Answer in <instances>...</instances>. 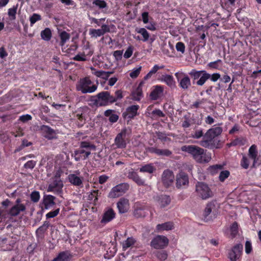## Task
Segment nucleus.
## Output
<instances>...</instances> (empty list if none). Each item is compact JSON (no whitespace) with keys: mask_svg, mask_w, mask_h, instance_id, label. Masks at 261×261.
Returning a JSON list of instances; mask_svg holds the SVG:
<instances>
[{"mask_svg":"<svg viewBox=\"0 0 261 261\" xmlns=\"http://www.w3.org/2000/svg\"><path fill=\"white\" fill-rule=\"evenodd\" d=\"M127 129L126 128L121 130V132L117 134L115 138L114 144L118 148H125L126 146V142L125 141Z\"/></svg>","mask_w":261,"mask_h":261,"instance_id":"13","label":"nucleus"},{"mask_svg":"<svg viewBox=\"0 0 261 261\" xmlns=\"http://www.w3.org/2000/svg\"><path fill=\"white\" fill-rule=\"evenodd\" d=\"M155 170V167L152 164H148L145 165L139 169V171L141 172H147L150 174L153 173Z\"/></svg>","mask_w":261,"mask_h":261,"instance_id":"32","label":"nucleus"},{"mask_svg":"<svg viewBox=\"0 0 261 261\" xmlns=\"http://www.w3.org/2000/svg\"><path fill=\"white\" fill-rule=\"evenodd\" d=\"M56 197L51 195H44L41 204H42V208L46 210L50 209L55 205V200Z\"/></svg>","mask_w":261,"mask_h":261,"instance_id":"16","label":"nucleus"},{"mask_svg":"<svg viewBox=\"0 0 261 261\" xmlns=\"http://www.w3.org/2000/svg\"><path fill=\"white\" fill-rule=\"evenodd\" d=\"M136 31L138 33L141 34L143 37V39H142L143 41L146 42L148 40L149 38V34L145 28H137L136 29Z\"/></svg>","mask_w":261,"mask_h":261,"instance_id":"35","label":"nucleus"},{"mask_svg":"<svg viewBox=\"0 0 261 261\" xmlns=\"http://www.w3.org/2000/svg\"><path fill=\"white\" fill-rule=\"evenodd\" d=\"M41 38L45 41H49L51 37V32L49 28H45L41 32Z\"/></svg>","mask_w":261,"mask_h":261,"instance_id":"36","label":"nucleus"},{"mask_svg":"<svg viewBox=\"0 0 261 261\" xmlns=\"http://www.w3.org/2000/svg\"><path fill=\"white\" fill-rule=\"evenodd\" d=\"M59 212H60V208H58L56 209L55 210H54L53 211H51V212L48 213L47 214H46V217L47 219L54 218V217H56L59 214Z\"/></svg>","mask_w":261,"mask_h":261,"instance_id":"51","label":"nucleus"},{"mask_svg":"<svg viewBox=\"0 0 261 261\" xmlns=\"http://www.w3.org/2000/svg\"><path fill=\"white\" fill-rule=\"evenodd\" d=\"M98 197V190H94L88 195V200L96 205Z\"/></svg>","mask_w":261,"mask_h":261,"instance_id":"37","label":"nucleus"},{"mask_svg":"<svg viewBox=\"0 0 261 261\" xmlns=\"http://www.w3.org/2000/svg\"><path fill=\"white\" fill-rule=\"evenodd\" d=\"M49 226L48 221H45L42 225L40 226L36 231V236L37 237L41 236L44 232L47 230Z\"/></svg>","mask_w":261,"mask_h":261,"instance_id":"34","label":"nucleus"},{"mask_svg":"<svg viewBox=\"0 0 261 261\" xmlns=\"http://www.w3.org/2000/svg\"><path fill=\"white\" fill-rule=\"evenodd\" d=\"M222 130V128L220 126H215L210 128L204 135L202 140L199 142V144L205 148H213L215 146L214 139L220 135Z\"/></svg>","mask_w":261,"mask_h":261,"instance_id":"4","label":"nucleus"},{"mask_svg":"<svg viewBox=\"0 0 261 261\" xmlns=\"http://www.w3.org/2000/svg\"><path fill=\"white\" fill-rule=\"evenodd\" d=\"M123 50H116L113 53V56L116 60H120L122 59Z\"/></svg>","mask_w":261,"mask_h":261,"instance_id":"63","label":"nucleus"},{"mask_svg":"<svg viewBox=\"0 0 261 261\" xmlns=\"http://www.w3.org/2000/svg\"><path fill=\"white\" fill-rule=\"evenodd\" d=\"M89 34L92 37L97 38L103 35V32L100 29H90Z\"/></svg>","mask_w":261,"mask_h":261,"instance_id":"45","label":"nucleus"},{"mask_svg":"<svg viewBox=\"0 0 261 261\" xmlns=\"http://www.w3.org/2000/svg\"><path fill=\"white\" fill-rule=\"evenodd\" d=\"M163 90L164 89L161 86H156L150 94L151 99L153 100L158 99L162 95Z\"/></svg>","mask_w":261,"mask_h":261,"instance_id":"26","label":"nucleus"},{"mask_svg":"<svg viewBox=\"0 0 261 261\" xmlns=\"http://www.w3.org/2000/svg\"><path fill=\"white\" fill-rule=\"evenodd\" d=\"M164 67V65L159 66L157 64L154 65L149 72L144 77V80H147L150 79L152 75L156 73L159 69H163Z\"/></svg>","mask_w":261,"mask_h":261,"instance_id":"31","label":"nucleus"},{"mask_svg":"<svg viewBox=\"0 0 261 261\" xmlns=\"http://www.w3.org/2000/svg\"><path fill=\"white\" fill-rule=\"evenodd\" d=\"M62 187L63 184L62 181L55 180L49 185L47 189V191L59 194L61 192Z\"/></svg>","mask_w":261,"mask_h":261,"instance_id":"20","label":"nucleus"},{"mask_svg":"<svg viewBox=\"0 0 261 261\" xmlns=\"http://www.w3.org/2000/svg\"><path fill=\"white\" fill-rule=\"evenodd\" d=\"M151 118L156 119L158 117H164L165 115L159 109H155L150 113Z\"/></svg>","mask_w":261,"mask_h":261,"instance_id":"42","label":"nucleus"},{"mask_svg":"<svg viewBox=\"0 0 261 261\" xmlns=\"http://www.w3.org/2000/svg\"><path fill=\"white\" fill-rule=\"evenodd\" d=\"M100 107L107 106L116 102L114 96L111 95L109 92L102 91L97 94Z\"/></svg>","mask_w":261,"mask_h":261,"instance_id":"10","label":"nucleus"},{"mask_svg":"<svg viewBox=\"0 0 261 261\" xmlns=\"http://www.w3.org/2000/svg\"><path fill=\"white\" fill-rule=\"evenodd\" d=\"M195 191L197 196L202 200L212 197L213 192L208 185L203 182H197L195 185Z\"/></svg>","mask_w":261,"mask_h":261,"instance_id":"5","label":"nucleus"},{"mask_svg":"<svg viewBox=\"0 0 261 261\" xmlns=\"http://www.w3.org/2000/svg\"><path fill=\"white\" fill-rule=\"evenodd\" d=\"M189 180L187 174L180 172L176 176V187L177 189L185 188L189 186Z\"/></svg>","mask_w":261,"mask_h":261,"instance_id":"12","label":"nucleus"},{"mask_svg":"<svg viewBox=\"0 0 261 261\" xmlns=\"http://www.w3.org/2000/svg\"><path fill=\"white\" fill-rule=\"evenodd\" d=\"M79 147L87 151H90L96 150V146L90 141H82L79 143Z\"/></svg>","mask_w":261,"mask_h":261,"instance_id":"25","label":"nucleus"},{"mask_svg":"<svg viewBox=\"0 0 261 261\" xmlns=\"http://www.w3.org/2000/svg\"><path fill=\"white\" fill-rule=\"evenodd\" d=\"M129 188V185L126 182H123L114 187L110 192L108 197L110 198H115L122 196Z\"/></svg>","mask_w":261,"mask_h":261,"instance_id":"6","label":"nucleus"},{"mask_svg":"<svg viewBox=\"0 0 261 261\" xmlns=\"http://www.w3.org/2000/svg\"><path fill=\"white\" fill-rule=\"evenodd\" d=\"M73 59L77 61H85L87 60L84 53L76 55L73 58Z\"/></svg>","mask_w":261,"mask_h":261,"instance_id":"58","label":"nucleus"},{"mask_svg":"<svg viewBox=\"0 0 261 261\" xmlns=\"http://www.w3.org/2000/svg\"><path fill=\"white\" fill-rule=\"evenodd\" d=\"M32 118V117L30 115L26 114L21 116L19 120L23 122H25L29 120H31Z\"/></svg>","mask_w":261,"mask_h":261,"instance_id":"64","label":"nucleus"},{"mask_svg":"<svg viewBox=\"0 0 261 261\" xmlns=\"http://www.w3.org/2000/svg\"><path fill=\"white\" fill-rule=\"evenodd\" d=\"M86 112V109L85 108H80L77 109L75 113V117L78 120L82 115H83Z\"/></svg>","mask_w":261,"mask_h":261,"instance_id":"54","label":"nucleus"},{"mask_svg":"<svg viewBox=\"0 0 261 261\" xmlns=\"http://www.w3.org/2000/svg\"><path fill=\"white\" fill-rule=\"evenodd\" d=\"M92 4L93 5L97 6L99 9H103L107 7V3L103 0H94Z\"/></svg>","mask_w":261,"mask_h":261,"instance_id":"46","label":"nucleus"},{"mask_svg":"<svg viewBox=\"0 0 261 261\" xmlns=\"http://www.w3.org/2000/svg\"><path fill=\"white\" fill-rule=\"evenodd\" d=\"M169 244L168 239L162 235H158L150 242V246L156 249H163Z\"/></svg>","mask_w":261,"mask_h":261,"instance_id":"9","label":"nucleus"},{"mask_svg":"<svg viewBox=\"0 0 261 261\" xmlns=\"http://www.w3.org/2000/svg\"><path fill=\"white\" fill-rule=\"evenodd\" d=\"M238 233V225L236 222L232 223L230 227V233L232 237H235Z\"/></svg>","mask_w":261,"mask_h":261,"instance_id":"49","label":"nucleus"},{"mask_svg":"<svg viewBox=\"0 0 261 261\" xmlns=\"http://www.w3.org/2000/svg\"><path fill=\"white\" fill-rule=\"evenodd\" d=\"M189 74L192 77L193 84H195L199 86H203L208 79L213 82H216L221 76L218 73L211 74L204 70L198 71L192 69Z\"/></svg>","mask_w":261,"mask_h":261,"instance_id":"1","label":"nucleus"},{"mask_svg":"<svg viewBox=\"0 0 261 261\" xmlns=\"http://www.w3.org/2000/svg\"><path fill=\"white\" fill-rule=\"evenodd\" d=\"M72 255L69 251H65L60 252L57 256L52 261H69Z\"/></svg>","mask_w":261,"mask_h":261,"instance_id":"24","label":"nucleus"},{"mask_svg":"<svg viewBox=\"0 0 261 261\" xmlns=\"http://www.w3.org/2000/svg\"><path fill=\"white\" fill-rule=\"evenodd\" d=\"M115 217V213L111 208H109L105 211L102 218L100 220L102 224H106L112 221Z\"/></svg>","mask_w":261,"mask_h":261,"instance_id":"19","label":"nucleus"},{"mask_svg":"<svg viewBox=\"0 0 261 261\" xmlns=\"http://www.w3.org/2000/svg\"><path fill=\"white\" fill-rule=\"evenodd\" d=\"M133 53V47L132 46H128V47L127 48V49L126 50V51H125V53L124 54V55H123L124 58L125 59L129 58L132 56Z\"/></svg>","mask_w":261,"mask_h":261,"instance_id":"55","label":"nucleus"},{"mask_svg":"<svg viewBox=\"0 0 261 261\" xmlns=\"http://www.w3.org/2000/svg\"><path fill=\"white\" fill-rule=\"evenodd\" d=\"M247 140L243 137L238 138L233 140L230 143V146H242L246 144Z\"/></svg>","mask_w":261,"mask_h":261,"instance_id":"38","label":"nucleus"},{"mask_svg":"<svg viewBox=\"0 0 261 261\" xmlns=\"http://www.w3.org/2000/svg\"><path fill=\"white\" fill-rule=\"evenodd\" d=\"M60 37L61 39L60 44L63 46L66 41L69 40L70 35L65 31H62L60 34Z\"/></svg>","mask_w":261,"mask_h":261,"instance_id":"39","label":"nucleus"},{"mask_svg":"<svg viewBox=\"0 0 261 261\" xmlns=\"http://www.w3.org/2000/svg\"><path fill=\"white\" fill-rule=\"evenodd\" d=\"M161 81L166 83V84L171 88H174L176 86V83L173 77L169 74L162 75L160 79Z\"/></svg>","mask_w":261,"mask_h":261,"instance_id":"23","label":"nucleus"},{"mask_svg":"<svg viewBox=\"0 0 261 261\" xmlns=\"http://www.w3.org/2000/svg\"><path fill=\"white\" fill-rule=\"evenodd\" d=\"M139 175L136 172L134 171H130L128 172L127 177L129 179H132L134 181L137 178Z\"/></svg>","mask_w":261,"mask_h":261,"instance_id":"61","label":"nucleus"},{"mask_svg":"<svg viewBox=\"0 0 261 261\" xmlns=\"http://www.w3.org/2000/svg\"><path fill=\"white\" fill-rule=\"evenodd\" d=\"M243 245L241 244L236 245L229 252L228 258L231 261H236L241 255Z\"/></svg>","mask_w":261,"mask_h":261,"instance_id":"14","label":"nucleus"},{"mask_svg":"<svg viewBox=\"0 0 261 261\" xmlns=\"http://www.w3.org/2000/svg\"><path fill=\"white\" fill-rule=\"evenodd\" d=\"M176 49L177 51L184 53L185 50V46L184 43L181 42H178L175 46Z\"/></svg>","mask_w":261,"mask_h":261,"instance_id":"59","label":"nucleus"},{"mask_svg":"<svg viewBox=\"0 0 261 261\" xmlns=\"http://www.w3.org/2000/svg\"><path fill=\"white\" fill-rule=\"evenodd\" d=\"M171 202V199L169 196L162 195L158 197V202L162 207H164L169 205Z\"/></svg>","mask_w":261,"mask_h":261,"instance_id":"28","label":"nucleus"},{"mask_svg":"<svg viewBox=\"0 0 261 261\" xmlns=\"http://www.w3.org/2000/svg\"><path fill=\"white\" fill-rule=\"evenodd\" d=\"M172 154L171 151L168 149H158L157 155L159 156H169Z\"/></svg>","mask_w":261,"mask_h":261,"instance_id":"48","label":"nucleus"},{"mask_svg":"<svg viewBox=\"0 0 261 261\" xmlns=\"http://www.w3.org/2000/svg\"><path fill=\"white\" fill-rule=\"evenodd\" d=\"M173 228V224L171 222H167L156 225V230L158 232H161L164 230H170Z\"/></svg>","mask_w":261,"mask_h":261,"instance_id":"27","label":"nucleus"},{"mask_svg":"<svg viewBox=\"0 0 261 261\" xmlns=\"http://www.w3.org/2000/svg\"><path fill=\"white\" fill-rule=\"evenodd\" d=\"M31 200L34 202H37L40 198V193L38 191H34L30 195Z\"/></svg>","mask_w":261,"mask_h":261,"instance_id":"50","label":"nucleus"},{"mask_svg":"<svg viewBox=\"0 0 261 261\" xmlns=\"http://www.w3.org/2000/svg\"><path fill=\"white\" fill-rule=\"evenodd\" d=\"M141 83L137 88L132 93V99L134 100L139 101L142 97V90Z\"/></svg>","mask_w":261,"mask_h":261,"instance_id":"30","label":"nucleus"},{"mask_svg":"<svg viewBox=\"0 0 261 261\" xmlns=\"http://www.w3.org/2000/svg\"><path fill=\"white\" fill-rule=\"evenodd\" d=\"M155 256L156 257L161 260H165L167 259L168 254L166 251L161 250L157 251L155 253Z\"/></svg>","mask_w":261,"mask_h":261,"instance_id":"47","label":"nucleus"},{"mask_svg":"<svg viewBox=\"0 0 261 261\" xmlns=\"http://www.w3.org/2000/svg\"><path fill=\"white\" fill-rule=\"evenodd\" d=\"M92 84V81L88 77H85L80 80V88L79 89L82 93H91L95 92L97 88V86L93 85L92 86H89Z\"/></svg>","mask_w":261,"mask_h":261,"instance_id":"8","label":"nucleus"},{"mask_svg":"<svg viewBox=\"0 0 261 261\" xmlns=\"http://www.w3.org/2000/svg\"><path fill=\"white\" fill-rule=\"evenodd\" d=\"M175 177L173 172L169 170H165L162 175L161 180L163 186L168 188L173 184Z\"/></svg>","mask_w":261,"mask_h":261,"instance_id":"11","label":"nucleus"},{"mask_svg":"<svg viewBox=\"0 0 261 261\" xmlns=\"http://www.w3.org/2000/svg\"><path fill=\"white\" fill-rule=\"evenodd\" d=\"M91 154L90 151H87L79 147L74 151L73 156L74 160L77 162L81 160H85L87 159Z\"/></svg>","mask_w":261,"mask_h":261,"instance_id":"17","label":"nucleus"},{"mask_svg":"<svg viewBox=\"0 0 261 261\" xmlns=\"http://www.w3.org/2000/svg\"><path fill=\"white\" fill-rule=\"evenodd\" d=\"M203 132L202 129L196 130L193 134L192 135V137L194 139H199L201 137H203Z\"/></svg>","mask_w":261,"mask_h":261,"instance_id":"56","label":"nucleus"},{"mask_svg":"<svg viewBox=\"0 0 261 261\" xmlns=\"http://www.w3.org/2000/svg\"><path fill=\"white\" fill-rule=\"evenodd\" d=\"M25 210V206L23 204H15L13 205L9 211L8 214L11 216L14 217L18 215L20 212Z\"/></svg>","mask_w":261,"mask_h":261,"instance_id":"22","label":"nucleus"},{"mask_svg":"<svg viewBox=\"0 0 261 261\" xmlns=\"http://www.w3.org/2000/svg\"><path fill=\"white\" fill-rule=\"evenodd\" d=\"M117 205L119 212L121 214L126 213L129 209V201L127 199L120 198Z\"/></svg>","mask_w":261,"mask_h":261,"instance_id":"21","label":"nucleus"},{"mask_svg":"<svg viewBox=\"0 0 261 261\" xmlns=\"http://www.w3.org/2000/svg\"><path fill=\"white\" fill-rule=\"evenodd\" d=\"M245 252L247 254H249L251 253L252 250V245L250 241H247L245 243Z\"/></svg>","mask_w":261,"mask_h":261,"instance_id":"62","label":"nucleus"},{"mask_svg":"<svg viewBox=\"0 0 261 261\" xmlns=\"http://www.w3.org/2000/svg\"><path fill=\"white\" fill-rule=\"evenodd\" d=\"M258 152L256 145H251L248 150L247 155H243L241 161V166L245 169H248L249 167L255 168L259 166L260 164L259 160Z\"/></svg>","mask_w":261,"mask_h":261,"instance_id":"3","label":"nucleus"},{"mask_svg":"<svg viewBox=\"0 0 261 261\" xmlns=\"http://www.w3.org/2000/svg\"><path fill=\"white\" fill-rule=\"evenodd\" d=\"M89 101L90 103L89 105L91 107L93 108L100 107L97 95L91 96L89 99Z\"/></svg>","mask_w":261,"mask_h":261,"instance_id":"41","label":"nucleus"},{"mask_svg":"<svg viewBox=\"0 0 261 261\" xmlns=\"http://www.w3.org/2000/svg\"><path fill=\"white\" fill-rule=\"evenodd\" d=\"M36 161L30 160L28 161L24 165V167L25 169H33L36 165Z\"/></svg>","mask_w":261,"mask_h":261,"instance_id":"57","label":"nucleus"},{"mask_svg":"<svg viewBox=\"0 0 261 261\" xmlns=\"http://www.w3.org/2000/svg\"><path fill=\"white\" fill-rule=\"evenodd\" d=\"M136 243V240L133 237H128L122 243V250H126L128 248L132 247Z\"/></svg>","mask_w":261,"mask_h":261,"instance_id":"29","label":"nucleus"},{"mask_svg":"<svg viewBox=\"0 0 261 261\" xmlns=\"http://www.w3.org/2000/svg\"><path fill=\"white\" fill-rule=\"evenodd\" d=\"M141 66L138 68H134L133 71L129 73V76L132 78H136L140 73Z\"/></svg>","mask_w":261,"mask_h":261,"instance_id":"52","label":"nucleus"},{"mask_svg":"<svg viewBox=\"0 0 261 261\" xmlns=\"http://www.w3.org/2000/svg\"><path fill=\"white\" fill-rule=\"evenodd\" d=\"M215 208V205L214 202H208L203 212V216L204 218H207V217L210 215L212 213V210Z\"/></svg>","mask_w":261,"mask_h":261,"instance_id":"33","label":"nucleus"},{"mask_svg":"<svg viewBox=\"0 0 261 261\" xmlns=\"http://www.w3.org/2000/svg\"><path fill=\"white\" fill-rule=\"evenodd\" d=\"M230 175V172L228 170H222L219 175V180L221 182H224Z\"/></svg>","mask_w":261,"mask_h":261,"instance_id":"43","label":"nucleus"},{"mask_svg":"<svg viewBox=\"0 0 261 261\" xmlns=\"http://www.w3.org/2000/svg\"><path fill=\"white\" fill-rule=\"evenodd\" d=\"M139 109L138 105H132L128 107L125 112L123 113V117L125 118L133 119L138 115V110Z\"/></svg>","mask_w":261,"mask_h":261,"instance_id":"18","label":"nucleus"},{"mask_svg":"<svg viewBox=\"0 0 261 261\" xmlns=\"http://www.w3.org/2000/svg\"><path fill=\"white\" fill-rule=\"evenodd\" d=\"M76 174H70L68 176V179L72 185L76 187H82L83 186V177L79 175L80 172L77 170L75 171Z\"/></svg>","mask_w":261,"mask_h":261,"instance_id":"15","label":"nucleus"},{"mask_svg":"<svg viewBox=\"0 0 261 261\" xmlns=\"http://www.w3.org/2000/svg\"><path fill=\"white\" fill-rule=\"evenodd\" d=\"M182 151L191 154L195 160L199 163L209 162L212 158L211 154L206 153L204 150L195 145H185L181 148Z\"/></svg>","mask_w":261,"mask_h":261,"instance_id":"2","label":"nucleus"},{"mask_svg":"<svg viewBox=\"0 0 261 261\" xmlns=\"http://www.w3.org/2000/svg\"><path fill=\"white\" fill-rule=\"evenodd\" d=\"M86 112L82 115L81 117L77 120V126L79 127H82L86 123Z\"/></svg>","mask_w":261,"mask_h":261,"instance_id":"53","label":"nucleus"},{"mask_svg":"<svg viewBox=\"0 0 261 261\" xmlns=\"http://www.w3.org/2000/svg\"><path fill=\"white\" fill-rule=\"evenodd\" d=\"M175 76L180 88L187 90L191 87L190 79L186 73L182 72H177L175 73Z\"/></svg>","mask_w":261,"mask_h":261,"instance_id":"7","label":"nucleus"},{"mask_svg":"<svg viewBox=\"0 0 261 261\" xmlns=\"http://www.w3.org/2000/svg\"><path fill=\"white\" fill-rule=\"evenodd\" d=\"M41 16L37 13H34L30 17V25L32 27L37 21L41 20Z\"/></svg>","mask_w":261,"mask_h":261,"instance_id":"44","label":"nucleus"},{"mask_svg":"<svg viewBox=\"0 0 261 261\" xmlns=\"http://www.w3.org/2000/svg\"><path fill=\"white\" fill-rule=\"evenodd\" d=\"M223 168V166L221 165H215L210 166L208 168V171L212 175H214L217 173L219 171H221Z\"/></svg>","mask_w":261,"mask_h":261,"instance_id":"40","label":"nucleus"},{"mask_svg":"<svg viewBox=\"0 0 261 261\" xmlns=\"http://www.w3.org/2000/svg\"><path fill=\"white\" fill-rule=\"evenodd\" d=\"M181 125L184 128H188L191 126V121L188 117L184 116V120L182 121Z\"/></svg>","mask_w":261,"mask_h":261,"instance_id":"60","label":"nucleus"}]
</instances>
